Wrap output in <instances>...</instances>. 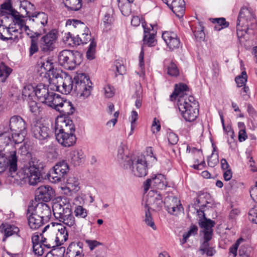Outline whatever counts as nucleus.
Masks as SVG:
<instances>
[{
    "label": "nucleus",
    "instance_id": "nucleus-20",
    "mask_svg": "<svg viewBox=\"0 0 257 257\" xmlns=\"http://www.w3.org/2000/svg\"><path fill=\"white\" fill-rule=\"evenodd\" d=\"M31 131L33 136L40 141H44L50 138L51 131L47 126L36 122L32 126Z\"/></svg>",
    "mask_w": 257,
    "mask_h": 257
},
{
    "label": "nucleus",
    "instance_id": "nucleus-58",
    "mask_svg": "<svg viewBox=\"0 0 257 257\" xmlns=\"http://www.w3.org/2000/svg\"><path fill=\"white\" fill-rule=\"evenodd\" d=\"M114 68L116 73L118 75H123L125 73V67L118 61L115 62Z\"/></svg>",
    "mask_w": 257,
    "mask_h": 257
},
{
    "label": "nucleus",
    "instance_id": "nucleus-56",
    "mask_svg": "<svg viewBox=\"0 0 257 257\" xmlns=\"http://www.w3.org/2000/svg\"><path fill=\"white\" fill-rule=\"evenodd\" d=\"M167 138L169 143L172 145H176L179 140L178 136L172 132L167 133Z\"/></svg>",
    "mask_w": 257,
    "mask_h": 257
},
{
    "label": "nucleus",
    "instance_id": "nucleus-14",
    "mask_svg": "<svg viewBox=\"0 0 257 257\" xmlns=\"http://www.w3.org/2000/svg\"><path fill=\"white\" fill-rule=\"evenodd\" d=\"M177 105L182 117L186 121H193L197 117L199 110L195 104L191 106L187 104L186 100L178 99Z\"/></svg>",
    "mask_w": 257,
    "mask_h": 257
},
{
    "label": "nucleus",
    "instance_id": "nucleus-62",
    "mask_svg": "<svg viewBox=\"0 0 257 257\" xmlns=\"http://www.w3.org/2000/svg\"><path fill=\"white\" fill-rule=\"evenodd\" d=\"M42 243L33 245V251L35 254L41 255L43 253V248L42 246Z\"/></svg>",
    "mask_w": 257,
    "mask_h": 257
},
{
    "label": "nucleus",
    "instance_id": "nucleus-29",
    "mask_svg": "<svg viewBox=\"0 0 257 257\" xmlns=\"http://www.w3.org/2000/svg\"><path fill=\"white\" fill-rule=\"evenodd\" d=\"M51 91L48 89L47 85L40 83L37 85L35 88V95L38 99L42 103H45L47 98L52 94Z\"/></svg>",
    "mask_w": 257,
    "mask_h": 257
},
{
    "label": "nucleus",
    "instance_id": "nucleus-34",
    "mask_svg": "<svg viewBox=\"0 0 257 257\" xmlns=\"http://www.w3.org/2000/svg\"><path fill=\"white\" fill-rule=\"evenodd\" d=\"M13 12L10 19L13 21L15 25H18L21 30L24 29L25 32H27V30H29V28L28 26L26 25L25 21L23 19L24 16H22V15H20L19 13L17 11Z\"/></svg>",
    "mask_w": 257,
    "mask_h": 257
},
{
    "label": "nucleus",
    "instance_id": "nucleus-15",
    "mask_svg": "<svg viewBox=\"0 0 257 257\" xmlns=\"http://www.w3.org/2000/svg\"><path fill=\"white\" fill-rule=\"evenodd\" d=\"M58 34V31L53 29L41 38L40 47L43 53L49 54L54 50Z\"/></svg>",
    "mask_w": 257,
    "mask_h": 257
},
{
    "label": "nucleus",
    "instance_id": "nucleus-13",
    "mask_svg": "<svg viewBox=\"0 0 257 257\" xmlns=\"http://www.w3.org/2000/svg\"><path fill=\"white\" fill-rule=\"evenodd\" d=\"M189 88L187 85L183 83L176 84L174 91L170 96V99L171 101L178 99H182L186 100L187 104L188 105H193L195 104L198 108V102L195 99L194 97L191 95H188Z\"/></svg>",
    "mask_w": 257,
    "mask_h": 257
},
{
    "label": "nucleus",
    "instance_id": "nucleus-10",
    "mask_svg": "<svg viewBox=\"0 0 257 257\" xmlns=\"http://www.w3.org/2000/svg\"><path fill=\"white\" fill-rule=\"evenodd\" d=\"M92 84L88 76L86 74H77L74 77L73 91L80 97L87 98L91 94Z\"/></svg>",
    "mask_w": 257,
    "mask_h": 257
},
{
    "label": "nucleus",
    "instance_id": "nucleus-22",
    "mask_svg": "<svg viewBox=\"0 0 257 257\" xmlns=\"http://www.w3.org/2000/svg\"><path fill=\"white\" fill-rule=\"evenodd\" d=\"M147 205L154 210H159L163 206L162 197L157 191L151 190L147 196Z\"/></svg>",
    "mask_w": 257,
    "mask_h": 257
},
{
    "label": "nucleus",
    "instance_id": "nucleus-19",
    "mask_svg": "<svg viewBox=\"0 0 257 257\" xmlns=\"http://www.w3.org/2000/svg\"><path fill=\"white\" fill-rule=\"evenodd\" d=\"M29 211H32L48 222L51 216L50 207L46 203L39 202L36 205H29Z\"/></svg>",
    "mask_w": 257,
    "mask_h": 257
},
{
    "label": "nucleus",
    "instance_id": "nucleus-51",
    "mask_svg": "<svg viewBox=\"0 0 257 257\" xmlns=\"http://www.w3.org/2000/svg\"><path fill=\"white\" fill-rule=\"evenodd\" d=\"M23 96L25 98L28 97L29 99H31L32 96L35 94V88L31 85H28L24 87L23 91Z\"/></svg>",
    "mask_w": 257,
    "mask_h": 257
},
{
    "label": "nucleus",
    "instance_id": "nucleus-44",
    "mask_svg": "<svg viewBox=\"0 0 257 257\" xmlns=\"http://www.w3.org/2000/svg\"><path fill=\"white\" fill-rule=\"evenodd\" d=\"M199 225L201 228H204V230L213 231L212 227L215 225V222L210 219H207L205 215H203V220H199Z\"/></svg>",
    "mask_w": 257,
    "mask_h": 257
},
{
    "label": "nucleus",
    "instance_id": "nucleus-31",
    "mask_svg": "<svg viewBox=\"0 0 257 257\" xmlns=\"http://www.w3.org/2000/svg\"><path fill=\"white\" fill-rule=\"evenodd\" d=\"M81 242H71L67 249L69 257H84Z\"/></svg>",
    "mask_w": 257,
    "mask_h": 257
},
{
    "label": "nucleus",
    "instance_id": "nucleus-16",
    "mask_svg": "<svg viewBox=\"0 0 257 257\" xmlns=\"http://www.w3.org/2000/svg\"><path fill=\"white\" fill-rule=\"evenodd\" d=\"M128 169H131L133 174L138 177L145 176L147 174V163L144 156H140L131 160V167Z\"/></svg>",
    "mask_w": 257,
    "mask_h": 257
},
{
    "label": "nucleus",
    "instance_id": "nucleus-28",
    "mask_svg": "<svg viewBox=\"0 0 257 257\" xmlns=\"http://www.w3.org/2000/svg\"><path fill=\"white\" fill-rule=\"evenodd\" d=\"M27 216L29 225L32 229H37L46 222L39 215H37L32 211H29L28 208L27 209Z\"/></svg>",
    "mask_w": 257,
    "mask_h": 257
},
{
    "label": "nucleus",
    "instance_id": "nucleus-47",
    "mask_svg": "<svg viewBox=\"0 0 257 257\" xmlns=\"http://www.w3.org/2000/svg\"><path fill=\"white\" fill-rule=\"evenodd\" d=\"M211 21L213 23L216 24L214 29L217 31L226 28L229 25V23L223 18L212 19Z\"/></svg>",
    "mask_w": 257,
    "mask_h": 257
},
{
    "label": "nucleus",
    "instance_id": "nucleus-39",
    "mask_svg": "<svg viewBox=\"0 0 257 257\" xmlns=\"http://www.w3.org/2000/svg\"><path fill=\"white\" fill-rule=\"evenodd\" d=\"M12 72V69L3 62H0V81L5 82Z\"/></svg>",
    "mask_w": 257,
    "mask_h": 257
},
{
    "label": "nucleus",
    "instance_id": "nucleus-27",
    "mask_svg": "<svg viewBox=\"0 0 257 257\" xmlns=\"http://www.w3.org/2000/svg\"><path fill=\"white\" fill-rule=\"evenodd\" d=\"M162 37L170 49L178 48L180 42L176 34L173 32L166 31L163 33Z\"/></svg>",
    "mask_w": 257,
    "mask_h": 257
},
{
    "label": "nucleus",
    "instance_id": "nucleus-23",
    "mask_svg": "<svg viewBox=\"0 0 257 257\" xmlns=\"http://www.w3.org/2000/svg\"><path fill=\"white\" fill-rule=\"evenodd\" d=\"M117 159L120 165L124 169H128L131 167L132 159L129 156L127 147L123 143H121L118 147Z\"/></svg>",
    "mask_w": 257,
    "mask_h": 257
},
{
    "label": "nucleus",
    "instance_id": "nucleus-50",
    "mask_svg": "<svg viewBox=\"0 0 257 257\" xmlns=\"http://www.w3.org/2000/svg\"><path fill=\"white\" fill-rule=\"evenodd\" d=\"M247 76L245 71L241 72L240 75L238 76L235 79V82L238 87H242L245 85L246 82L247 81Z\"/></svg>",
    "mask_w": 257,
    "mask_h": 257
},
{
    "label": "nucleus",
    "instance_id": "nucleus-5",
    "mask_svg": "<svg viewBox=\"0 0 257 257\" xmlns=\"http://www.w3.org/2000/svg\"><path fill=\"white\" fill-rule=\"evenodd\" d=\"M12 136L7 132L0 134V173L4 172L5 166L7 165L9 160L12 159V165L14 166L17 156L16 151L13 150L9 152L6 147L9 146L12 141Z\"/></svg>",
    "mask_w": 257,
    "mask_h": 257
},
{
    "label": "nucleus",
    "instance_id": "nucleus-45",
    "mask_svg": "<svg viewBox=\"0 0 257 257\" xmlns=\"http://www.w3.org/2000/svg\"><path fill=\"white\" fill-rule=\"evenodd\" d=\"M74 108L72 103L66 100H64L61 106L60 112L64 113L65 114L70 115L73 113Z\"/></svg>",
    "mask_w": 257,
    "mask_h": 257
},
{
    "label": "nucleus",
    "instance_id": "nucleus-18",
    "mask_svg": "<svg viewBox=\"0 0 257 257\" xmlns=\"http://www.w3.org/2000/svg\"><path fill=\"white\" fill-rule=\"evenodd\" d=\"M164 204L168 213L172 215H176L183 210L180 200L175 196H170L166 197Z\"/></svg>",
    "mask_w": 257,
    "mask_h": 257
},
{
    "label": "nucleus",
    "instance_id": "nucleus-8",
    "mask_svg": "<svg viewBox=\"0 0 257 257\" xmlns=\"http://www.w3.org/2000/svg\"><path fill=\"white\" fill-rule=\"evenodd\" d=\"M81 61V54L77 51L63 50L58 55L59 63L68 70H73Z\"/></svg>",
    "mask_w": 257,
    "mask_h": 257
},
{
    "label": "nucleus",
    "instance_id": "nucleus-48",
    "mask_svg": "<svg viewBox=\"0 0 257 257\" xmlns=\"http://www.w3.org/2000/svg\"><path fill=\"white\" fill-rule=\"evenodd\" d=\"M144 221L147 225L151 227L153 230H156L157 229L156 226L149 208L146 211Z\"/></svg>",
    "mask_w": 257,
    "mask_h": 257
},
{
    "label": "nucleus",
    "instance_id": "nucleus-63",
    "mask_svg": "<svg viewBox=\"0 0 257 257\" xmlns=\"http://www.w3.org/2000/svg\"><path fill=\"white\" fill-rule=\"evenodd\" d=\"M198 231V227L196 225L192 224L189 228V230L187 232L184 233L188 237H190L191 235H195L197 234Z\"/></svg>",
    "mask_w": 257,
    "mask_h": 257
},
{
    "label": "nucleus",
    "instance_id": "nucleus-41",
    "mask_svg": "<svg viewBox=\"0 0 257 257\" xmlns=\"http://www.w3.org/2000/svg\"><path fill=\"white\" fill-rule=\"evenodd\" d=\"M0 229L2 231L4 230L6 237L10 236L15 233H17L19 231V229L17 227L8 224H2L0 226Z\"/></svg>",
    "mask_w": 257,
    "mask_h": 257
},
{
    "label": "nucleus",
    "instance_id": "nucleus-32",
    "mask_svg": "<svg viewBox=\"0 0 257 257\" xmlns=\"http://www.w3.org/2000/svg\"><path fill=\"white\" fill-rule=\"evenodd\" d=\"M49 97L45 104L57 111L60 110L64 100L59 94H56L53 92H52V94Z\"/></svg>",
    "mask_w": 257,
    "mask_h": 257
},
{
    "label": "nucleus",
    "instance_id": "nucleus-38",
    "mask_svg": "<svg viewBox=\"0 0 257 257\" xmlns=\"http://www.w3.org/2000/svg\"><path fill=\"white\" fill-rule=\"evenodd\" d=\"M83 1L86 3V1ZM63 2L65 6L71 11H78L82 6V0H63Z\"/></svg>",
    "mask_w": 257,
    "mask_h": 257
},
{
    "label": "nucleus",
    "instance_id": "nucleus-60",
    "mask_svg": "<svg viewBox=\"0 0 257 257\" xmlns=\"http://www.w3.org/2000/svg\"><path fill=\"white\" fill-rule=\"evenodd\" d=\"M104 91V95L106 97H112L114 94V89L109 85L105 86L103 88Z\"/></svg>",
    "mask_w": 257,
    "mask_h": 257
},
{
    "label": "nucleus",
    "instance_id": "nucleus-21",
    "mask_svg": "<svg viewBox=\"0 0 257 257\" xmlns=\"http://www.w3.org/2000/svg\"><path fill=\"white\" fill-rule=\"evenodd\" d=\"M49 228V225H46L43 229L42 232L40 233L41 243L48 248L59 246L55 234L51 231L47 232Z\"/></svg>",
    "mask_w": 257,
    "mask_h": 257
},
{
    "label": "nucleus",
    "instance_id": "nucleus-35",
    "mask_svg": "<svg viewBox=\"0 0 257 257\" xmlns=\"http://www.w3.org/2000/svg\"><path fill=\"white\" fill-rule=\"evenodd\" d=\"M71 163L74 166H78L84 161V153L81 150L72 151L69 156Z\"/></svg>",
    "mask_w": 257,
    "mask_h": 257
},
{
    "label": "nucleus",
    "instance_id": "nucleus-12",
    "mask_svg": "<svg viewBox=\"0 0 257 257\" xmlns=\"http://www.w3.org/2000/svg\"><path fill=\"white\" fill-rule=\"evenodd\" d=\"M138 16H134L131 21V25L135 27H137L142 23V27L144 28V36L143 38L144 43L148 45L149 46H152L154 45L155 40V36L157 33L155 28L157 27L156 25H150V28L147 27V24L145 22H142Z\"/></svg>",
    "mask_w": 257,
    "mask_h": 257
},
{
    "label": "nucleus",
    "instance_id": "nucleus-52",
    "mask_svg": "<svg viewBox=\"0 0 257 257\" xmlns=\"http://www.w3.org/2000/svg\"><path fill=\"white\" fill-rule=\"evenodd\" d=\"M167 69V73L170 76L176 77L179 74V70L176 65L172 61L170 62Z\"/></svg>",
    "mask_w": 257,
    "mask_h": 257
},
{
    "label": "nucleus",
    "instance_id": "nucleus-4",
    "mask_svg": "<svg viewBox=\"0 0 257 257\" xmlns=\"http://www.w3.org/2000/svg\"><path fill=\"white\" fill-rule=\"evenodd\" d=\"M64 200L61 199L60 201L53 203L52 209L54 215L65 225L75 229L78 226L73 215L71 204L67 202L66 199Z\"/></svg>",
    "mask_w": 257,
    "mask_h": 257
},
{
    "label": "nucleus",
    "instance_id": "nucleus-11",
    "mask_svg": "<svg viewBox=\"0 0 257 257\" xmlns=\"http://www.w3.org/2000/svg\"><path fill=\"white\" fill-rule=\"evenodd\" d=\"M66 27L70 30H74L75 32L79 34V39L81 42H79V45L81 44H86L89 42L92 41L91 33L86 25L83 22L77 20H68L66 23Z\"/></svg>",
    "mask_w": 257,
    "mask_h": 257
},
{
    "label": "nucleus",
    "instance_id": "nucleus-36",
    "mask_svg": "<svg viewBox=\"0 0 257 257\" xmlns=\"http://www.w3.org/2000/svg\"><path fill=\"white\" fill-rule=\"evenodd\" d=\"M74 213L77 218H81L84 220L83 221V224L81 225V227H82L84 224L88 225L92 224L91 221L86 220V217L88 215L87 210L82 206L78 205L76 206L74 210Z\"/></svg>",
    "mask_w": 257,
    "mask_h": 257
},
{
    "label": "nucleus",
    "instance_id": "nucleus-17",
    "mask_svg": "<svg viewBox=\"0 0 257 257\" xmlns=\"http://www.w3.org/2000/svg\"><path fill=\"white\" fill-rule=\"evenodd\" d=\"M166 186L167 182L164 175L159 174L146 180L144 185V190L146 192L150 187L162 190L165 189Z\"/></svg>",
    "mask_w": 257,
    "mask_h": 257
},
{
    "label": "nucleus",
    "instance_id": "nucleus-49",
    "mask_svg": "<svg viewBox=\"0 0 257 257\" xmlns=\"http://www.w3.org/2000/svg\"><path fill=\"white\" fill-rule=\"evenodd\" d=\"M96 43L93 40L91 41L88 50L86 52V57L89 60H93L95 58Z\"/></svg>",
    "mask_w": 257,
    "mask_h": 257
},
{
    "label": "nucleus",
    "instance_id": "nucleus-61",
    "mask_svg": "<svg viewBox=\"0 0 257 257\" xmlns=\"http://www.w3.org/2000/svg\"><path fill=\"white\" fill-rule=\"evenodd\" d=\"M240 94L244 100H247L250 97V90L248 86H244L241 89Z\"/></svg>",
    "mask_w": 257,
    "mask_h": 257
},
{
    "label": "nucleus",
    "instance_id": "nucleus-2",
    "mask_svg": "<svg viewBox=\"0 0 257 257\" xmlns=\"http://www.w3.org/2000/svg\"><path fill=\"white\" fill-rule=\"evenodd\" d=\"M73 121L68 117L58 116L55 120L54 132L58 142L64 147L73 146L76 142Z\"/></svg>",
    "mask_w": 257,
    "mask_h": 257
},
{
    "label": "nucleus",
    "instance_id": "nucleus-55",
    "mask_svg": "<svg viewBox=\"0 0 257 257\" xmlns=\"http://www.w3.org/2000/svg\"><path fill=\"white\" fill-rule=\"evenodd\" d=\"M30 110L35 115H37L40 112V107L38 103L35 101L31 100L29 102Z\"/></svg>",
    "mask_w": 257,
    "mask_h": 257
},
{
    "label": "nucleus",
    "instance_id": "nucleus-42",
    "mask_svg": "<svg viewBox=\"0 0 257 257\" xmlns=\"http://www.w3.org/2000/svg\"><path fill=\"white\" fill-rule=\"evenodd\" d=\"M47 177L48 180L53 183H56L61 182L63 180L64 178L63 175L60 173H58V171L54 169V168L47 175Z\"/></svg>",
    "mask_w": 257,
    "mask_h": 257
},
{
    "label": "nucleus",
    "instance_id": "nucleus-25",
    "mask_svg": "<svg viewBox=\"0 0 257 257\" xmlns=\"http://www.w3.org/2000/svg\"><path fill=\"white\" fill-rule=\"evenodd\" d=\"M172 12L179 18L183 17L184 14L185 2L184 0H162Z\"/></svg>",
    "mask_w": 257,
    "mask_h": 257
},
{
    "label": "nucleus",
    "instance_id": "nucleus-9",
    "mask_svg": "<svg viewBox=\"0 0 257 257\" xmlns=\"http://www.w3.org/2000/svg\"><path fill=\"white\" fill-rule=\"evenodd\" d=\"M52 82L51 89L62 94H68L73 90L74 79L66 73L57 74Z\"/></svg>",
    "mask_w": 257,
    "mask_h": 257
},
{
    "label": "nucleus",
    "instance_id": "nucleus-54",
    "mask_svg": "<svg viewBox=\"0 0 257 257\" xmlns=\"http://www.w3.org/2000/svg\"><path fill=\"white\" fill-rule=\"evenodd\" d=\"M248 218L252 222L257 224V205L250 209Z\"/></svg>",
    "mask_w": 257,
    "mask_h": 257
},
{
    "label": "nucleus",
    "instance_id": "nucleus-7",
    "mask_svg": "<svg viewBox=\"0 0 257 257\" xmlns=\"http://www.w3.org/2000/svg\"><path fill=\"white\" fill-rule=\"evenodd\" d=\"M9 127L12 133L13 141L15 144L21 143L26 134L27 124L24 119L19 115L12 116L9 121Z\"/></svg>",
    "mask_w": 257,
    "mask_h": 257
},
{
    "label": "nucleus",
    "instance_id": "nucleus-26",
    "mask_svg": "<svg viewBox=\"0 0 257 257\" xmlns=\"http://www.w3.org/2000/svg\"><path fill=\"white\" fill-rule=\"evenodd\" d=\"M18 33V30L14 29L13 27H7L3 25H0V39L3 41L13 40L17 41L19 37L16 34Z\"/></svg>",
    "mask_w": 257,
    "mask_h": 257
},
{
    "label": "nucleus",
    "instance_id": "nucleus-53",
    "mask_svg": "<svg viewBox=\"0 0 257 257\" xmlns=\"http://www.w3.org/2000/svg\"><path fill=\"white\" fill-rule=\"evenodd\" d=\"M243 241V239L239 238L238 239L235 243L232 244L229 249V253L233 254V257H236L237 255V251L240 243Z\"/></svg>",
    "mask_w": 257,
    "mask_h": 257
},
{
    "label": "nucleus",
    "instance_id": "nucleus-64",
    "mask_svg": "<svg viewBox=\"0 0 257 257\" xmlns=\"http://www.w3.org/2000/svg\"><path fill=\"white\" fill-rule=\"evenodd\" d=\"M250 195L252 200L257 203V186H254L251 188Z\"/></svg>",
    "mask_w": 257,
    "mask_h": 257
},
{
    "label": "nucleus",
    "instance_id": "nucleus-1",
    "mask_svg": "<svg viewBox=\"0 0 257 257\" xmlns=\"http://www.w3.org/2000/svg\"><path fill=\"white\" fill-rule=\"evenodd\" d=\"M17 157L14 166L12 165V159L9 160L8 164L5 166L4 171L9 168L10 181L16 185L23 186L28 183L35 185L40 181L44 173V163L41 160L34 159L30 163V166L24 167L17 171Z\"/></svg>",
    "mask_w": 257,
    "mask_h": 257
},
{
    "label": "nucleus",
    "instance_id": "nucleus-30",
    "mask_svg": "<svg viewBox=\"0 0 257 257\" xmlns=\"http://www.w3.org/2000/svg\"><path fill=\"white\" fill-rule=\"evenodd\" d=\"M79 180L77 178L74 176H70L66 180V187L62 188L63 190H66V194L70 193H75L80 189Z\"/></svg>",
    "mask_w": 257,
    "mask_h": 257
},
{
    "label": "nucleus",
    "instance_id": "nucleus-3",
    "mask_svg": "<svg viewBox=\"0 0 257 257\" xmlns=\"http://www.w3.org/2000/svg\"><path fill=\"white\" fill-rule=\"evenodd\" d=\"M256 21L253 12L248 8H242L239 12L236 25V34L240 42L246 39L247 34H253L256 28Z\"/></svg>",
    "mask_w": 257,
    "mask_h": 257
},
{
    "label": "nucleus",
    "instance_id": "nucleus-24",
    "mask_svg": "<svg viewBox=\"0 0 257 257\" xmlns=\"http://www.w3.org/2000/svg\"><path fill=\"white\" fill-rule=\"evenodd\" d=\"M53 193L54 191L50 186H41L35 191V200L45 202H49L51 199Z\"/></svg>",
    "mask_w": 257,
    "mask_h": 257
},
{
    "label": "nucleus",
    "instance_id": "nucleus-59",
    "mask_svg": "<svg viewBox=\"0 0 257 257\" xmlns=\"http://www.w3.org/2000/svg\"><path fill=\"white\" fill-rule=\"evenodd\" d=\"M85 242L90 250H93L96 247L102 245V243L96 240L86 239Z\"/></svg>",
    "mask_w": 257,
    "mask_h": 257
},
{
    "label": "nucleus",
    "instance_id": "nucleus-37",
    "mask_svg": "<svg viewBox=\"0 0 257 257\" xmlns=\"http://www.w3.org/2000/svg\"><path fill=\"white\" fill-rule=\"evenodd\" d=\"M55 235L58 245H61L68 239V233L66 227L60 225L58 228V232L55 234Z\"/></svg>",
    "mask_w": 257,
    "mask_h": 257
},
{
    "label": "nucleus",
    "instance_id": "nucleus-33",
    "mask_svg": "<svg viewBox=\"0 0 257 257\" xmlns=\"http://www.w3.org/2000/svg\"><path fill=\"white\" fill-rule=\"evenodd\" d=\"M40 71L42 73H45L46 74H47L50 77L51 81L58 74L56 70L54 69V65L52 60L49 59L42 63Z\"/></svg>",
    "mask_w": 257,
    "mask_h": 257
},
{
    "label": "nucleus",
    "instance_id": "nucleus-46",
    "mask_svg": "<svg viewBox=\"0 0 257 257\" xmlns=\"http://www.w3.org/2000/svg\"><path fill=\"white\" fill-rule=\"evenodd\" d=\"M53 167L54 169L58 171V173L63 175L64 177L69 171L68 165L65 161L57 163Z\"/></svg>",
    "mask_w": 257,
    "mask_h": 257
},
{
    "label": "nucleus",
    "instance_id": "nucleus-6",
    "mask_svg": "<svg viewBox=\"0 0 257 257\" xmlns=\"http://www.w3.org/2000/svg\"><path fill=\"white\" fill-rule=\"evenodd\" d=\"M34 6L28 1H24L21 4L20 11L22 10L25 12L27 20H28L34 27H40L41 28L45 27L48 24V17L47 14L42 12H30L28 10Z\"/></svg>",
    "mask_w": 257,
    "mask_h": 257
},
{
    "label": "nucleus",
    "instance_id": "nucleus-43",
    "mask_svg": "<svg viewBox=\"0 0 257 257\" xmlns=\"http://www.w3.org/2000/svg\"><path fill=\"white\" fill-rule=\"evenodd\" d=\"M63 40L66 45L70 46H78L79 45V42H81L79 39V34H77V36L74 37L70 32L64 37Z\"/></svg>",
    "mask_w": 257,
    "mask_h": 257
},
{
    "label": "nucleus",
    "instance_id": "nucleus-57",
    "mask_svg": "<svg viewBox=\"0 0 257 257\" xmlns=\"http://www.w3.org/2000/svg\"><path fill=\"white\" fill-rule=\"evenodd\" d=\"M131 6L130 3H126L122 5L120 8V10L122 14L124 16H128L131 13Z\"/></svg>",
    "mask_w": 257,
    "mask_h": 257
},
{
    "label": "nucleus",
    "instance_id": "nucleus-40",
    "mask_svg": "<svg viewBox=\"0 0 257 257\" xmlns=\"http://www.w3.org/2000/svg\"><path fill=\"white\" fill-rule=\"evenodd\" d=\"M12 11H16L14 9L11 5L9 3H4L1 6L0 10V17H4V19H9L12 16Z\"/></svg>",
    "mask_w": 257,
    "mask_h": 257
}]
</instances>
